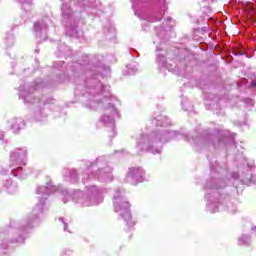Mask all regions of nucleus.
<instances>
[{
	"instance_id": "nucleus-1",
	"label": "nucleus",
	"mask_w": 256,
	"mask_h": 256,
	"mask_svg": "<svg viewBox=\"0 0 256 256\" xmlns=\"http://www.w3.org/2000/svg\"><path fill=\"white\" fill-rule=\"evenodd\" d=\"M47 186H40L37 188L36 193L39 196L40 204H37L33 210V218L28 220V227L31 226V223H35L37 221V213H43V203H45V199L49 197V193H54L56 191V187L51 185V183H47Z\"/></svg>"
},
{
	"instance_id": "nucleus-2",
	"label": "nucleus",
	"mask_w": 256,
	"mask_h": 256,
	"mask_svg": "<svg viewBox=\"0 0 256 256\" xmlns=\"http://www.w3.org/2000/svg\"><path fill=\"white\" fill-rule=\"evenodd\" d=\"M177 132H164L156 134L155 137H151V140L147 139V135H143L141 139L138 141V146L143 147V149H148L150 153H153L155 155L156 153H160L161 150L159 149H153L149 147L151 143H157L158 141H162L163 143H167L169 141V137H173L176 135Z\"/></svg>"
},
{
	"instance_id": "nucleus-3",
	"label": "nucleus",
	"mask_w": 256,
	"mask_h": 256,
	"mask_svg": "<svg viewBox=\"0 0 256 256\" xmlns=\"http://www.w3.org/2000/svg\"><path fill=\"white\" fill-rule=\"evenodd\" d=\"M131 205L129 202L123 200V195L118 191L114 195V210L116 213H119L120 217L127 222V225H135L131 221V212L129 211Z\"/></svg>"
},
{
	"instance_id": "nucleus-4",
	"label": "nucleus",
	"mask_w": 256,
	"mask_h": 256,
	"mask_svg": "<svg viewBox=\"0 0 256 256\" xmlns=\"http://www.w3.org/2000/svg\"><path fill=\"white\" fill-rule=\"evenodd\" d=\"M100 107L104 108V114L101 117L100 121L107 127H110L112 131H115V116L117 115V108L111 105L108 99H105L102 103L99 104Z\"/></svg>"
},
{
	"instance_id": "nucleus-5",
	"label": "nucleus",
	"mask_w": 256,
	"mask_h": 256,
	"mask_svg": "<svg viewBox=\"0 0 256 256\" xmlns=\"http://www.w3.org/2000/svg\"><path fill=\"white\" fill-rule=\"evenodd\" d=\"M27 161V149L25 148H16L10 154V163H12L11 167H15L17 165H26Z\"/></svg>"
},
{
	"instance_id": "nucleus-6",
	"label": "nucleus",
	"mask_w": 256,
	"mask_h": 256,
	"mask_svg": "<svg viewBox=\"0 0 256 256\" xmlns=\"http://www.w3.org/2000/svg\"><path fill=\"white\" fill-rule=\"evenodd\" d=\"M143 169L141 168H131L127 175V180L131 181V183H141L143 181Z\"/></svg>"
},
{
	"instance_id": "nucleus-7",
	"label": "nucleus",
	"mask_w": 256,
	"mask_h": 256,
	"mask_svg": "<svg viewBox=\"0 0 256 256\" xmlns=\"http://www.w3.org/2000/svg\"><path fill=\"white\" fill-rule=\"evenodd\" d=\"M98 179L100 181H113V174H111V169L105 168L103 170H100V174L98 175Z\"/></svg>"
},
{
	"instance_id": "nucleus-8",
	"label": "nucleus",
	"mask_w": 256,
	"mask_h": 256,
	"mask_svg": "<svg viewBox=\"0 0 256 256\" xmlns=\"http://www.w3.org/2000/svg\"><path fill=\"white\" fill-rule=\"evenodd\" d=\"M25 127V122L21 118L13 119L11 129L14 133H18L20 129Z\"/></svg>"
},
{
	"instance_id": "nucleus-9",
	"label": "nucleus",
	"mask_w": 256,
	"mask_h": 256,
	"mask_svg": "<svg viewBox=\"0 0 256 256\" xmlns=\"http://www.w3.org/2000/svg\"><path fill=\"white\" fill-rule=\"evenodd\" d=\"M20 97L24 99L25 103H37V99L33 98V94L28 93L26 95L20 94Z\"/></svg>"
},
{
	"instance_id": "nucleus-10",
	"label": "nucleus",
	"mask_w": 256,
	"mask_h": 256,
	"mask_svg": "<svg viewBox=\"0 0 256 256\" xmlns=\"http://www.w3.org/2000/svg\"><path fill=\"white\" fill-rule=\"evenodd\" d=\"M250 238L248 236H242L238 240L239 245H247L249 243Z\"/></svg>"
},
{
	"instance_id": "nucleus-11",
	"label": "nucleus",
	"mask_w": 256,
	"mask_h": 256,
	"mask_svg": "<svg viewBox=\"0 0 256 256\" xmlns=\"http://www.w3.org/2000/svg\"><path fill=\"white\" fill-rule=\"evenodd\" d=\"M21 171H23V168L21 167L13 168L12 175H14V177H19V175H21Z\"/></svg>"
},
{
	"instance_id": "nucleus-12",
	"label": "nucleus",
	"mask_w": 256,
	"mask_h": 256,
	"mask_svg": "<svg viewBox=\"0 0 256 256\" xmlns=\"http://www.w3.org/2000/svg\"><path fill=\"white\" fill-rule=\"evenodd\" d=\"M208 210L211 211V213H215L219 211V207H217L215 204H208Z\"/></svg>"
},
{
	"instance_id": "nucleus-13",
	"label": "nucleus",
	"mask_w": 256,
	"mask_h": 256,
	"mask_svg": "<svg viewBox=\"0 0 256 256\" xmlns=\"http://www.w3.org/2000/svg\"><path fill=\"white\" fill-rule=\"evenodd\" d=\"M157 61H158V63H161V65H165L167 58H165V56H163V55H158Z\"/></svg>"
},
{
	"instance_id": "nucleus-14",
	"label": "nucleus",
	"mask_w": 256,
	"mask_h": 256,
	"mask_svg": "<svg viewBox=\"0 0 256 256\" xmlns=\"http://www.w3.org/2000/svg\"><path fill=\"white\" fill-rule=\"evenodd\" d=\"M34 29L36 31V33H39V31H41V29H43V25L41 23H35L34 24Z\"/></svg>"
},
{
	"instance_id": "nucleus-15",
	"label": "nucleus",
	"mask_w": 256,
	"mask_h": 256,
	"mask_svg": "<svg viewBox=\"0 0 256 256\" xmlns=\"http://www.w3.org/2000/svg\"><path fill=\"white\" fill-rule=\"evenodd\" d=\"M91 191H92V193H97V192H99V189L97 188V186H93L91 188Z\"/></svg>"
},
{
	"instance_id": "nucleus-16",
	"label": "nucleus",
	"mask_w": 256,
	"mask_h": 256,
	"mask_svg": "<svg viewBox=\"0 0 256 256\" xmlns=\"http://www.w3.org/2000/svg\"><path fill=\"white\" fill-rule=\"evenodd\" d=\"M60 221H62L63 224H64V231H67V223H65V222L63 221V218H60Z\"/></svg>"
},
{
	"instance_id": "nucleus-17",
	"label": "nucleus",
	"mask_w": 256,
	"mask_h": 256,
	"mask_svg": "<svg viewBox=\"0 0 256 256\" xmlns=\"http://www.w3.org/2000/svg\"><path fill=\"white\" fill-rule=\"evenodd\" d=\"M137 71H139V69L138 68H134V69H132V71L130 73H135Z\"/></svg>"
},
{
	"instance_id": "nucleus-18",
	"label": "nucleus",
	"mask_w": 256,
	"mask_h": 256,
	"mask_svg": "<svg viewBox=\"0 0 256 256\" xmlns=\"http://www.w3.org/2000/svg\"><path fill=\"white\" fill-rule=\"evenodd\" d=\"M17 243H23V239L19 238L18 240H16Z\"/></svg>"
},
{
	"instance_id": "nucleus-19",
	"label": "nucleus",
	"mask_w": 256,
	"mask_h": 256,
	"mask_svg": "<svg viewBox=\"0 0 256 256\" xmlns=\"http://www.w3.org/2000/svg\"><path fill=\"white\" fill-rule=\"evenodd\" d=\"M252 85H254V87H256V80H254V81L252 82Z\"/></svg>"
},
{
	"instance_id": "nucleus-20",
	"label": "nucleus",
	"mask_w": 256,
	"mask_h": 256,
	"mask_svg": "<svg viewBox=\"0 0 256 256\" xmlns=\"http://www.w3.org/2000/svg\"><path fill=\"white\" fill-rule=\"evenodd\" d=\"M63 194H64V195H67V190L63 191Z\"/></svg>"
},
{
	"instance_id": "nucleus-21",
	"label": "nucleus",
	"mask_w": 256,
	"mask_h": 256,
	"mask_svg": "<svg viewBox=\"0 0 256 256\" xmlns=\"http://www.w3.org/2000/svg\"><path fill=\"white\" fill-rule=\"evenodd\" d=\"M256 230V227H252V231H255Z\"/></svg>"
},
{
	"instance_id": "nucleus-22",
	"label": "nucleus",
	"mask_w": 256,
	"mask_h": 256,
	"mask_svg": "<svg viewBox=\"0 0 256 256\" xmlns=\"http://www.w3.org/2000/svg\"><path fill=\"white\" fill-rule=\"evenodd\" d=\"M79 193V195H83V193H81V192H78Z\"/></svg>"
}]
</instances>
